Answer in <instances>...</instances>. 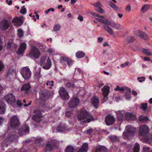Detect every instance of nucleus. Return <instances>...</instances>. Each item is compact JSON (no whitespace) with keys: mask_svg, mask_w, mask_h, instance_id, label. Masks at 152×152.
<instances>
[{"mask_svg":"<svg viewBox=\"0 0 152 152\" xmlns=\"http://www.w3.org/2000/svg\"><path fill=\"white\" fill-rule=\"evenodd\" d=\"M77 119L80 121V123L81 124L89 123L92 121L94 120L93 115L85 110L80 111L77 115Z\"/></svg>","mask_w":152,"mask_h":152,"instance_id":"obj_1","label":"nucleus"},{"mask_svg":"<svg viewBox=\"0 0 152 152\" xmlns=\"http://www.w3.org/2000/svg\"><path fill=\"white\" fill-rule=\"evenodd\" d=\"M99 18H96V20L97 21L106 25L103 26L104 29L110 34L113 35L114 34V32L113 30L110 27L107 26L109 20L107 19L103 20V19H105V18L103 16H99Z\"/></svg>","mask_w":152,"mask_h":152,"instance_id":"obj_2","label":"nucleus"},{"mask_svg":"<svg viewBox=\"0 0 152 152\" xmlns=\"http://www.w3.org/2000/svg\"><path fill=\"white\" fill-rule=\"evenodd\" d=\"M43 56L41 57L40 64L42 68L45 69H48L51 67L52 64L51 61L49 57Z\"/></svg>","mask_w":152,"mask_h":152,"instance_id":"obj_3","label":"nucleus"},{"mask_svg":"<svg viewBox=\"0 0 152 152\" xmlns=\"http://www.w3.org/2000/svg\"><path fill=\"white\" fill-rule=\"evenodd\" d=\"M40 55V53L37 48L34 46L31 47V48L27 56L31 57H34L35 58H38Z\"/></svg>","mask_w":152,"mask_h":152,"instance_id":"obj_4","label":"nucleus"},{"mask_svg":"<svg viewBox=\"0 0 152 152\" xmlns=\"http://www.w3.org/2000/svg\"><path fill=\"white\" fill-rule=\"evenodd\" d=\"M4 99L8 103L12 104L14 107H16L15 104L16 99L15 96L12 93H9L4 97Z\"/></svg>","mask_w":152,"mask_h":152,"instance_id":"obj_5","label":"nucleus"},{"mask_svg":"<svg viewBox=\"0 0 152 152\" xmlns=\"http://www.w3.org/2000/svg\"><path fill=\"white\" fill-rule=\"evenodd\" d=\"M128 130L126 132H124L123 135L127 138L133 137L136 132V129L131 127L130 126L128 125L126 126Z\"/></svg>","mask_w":152,"mask_h":152,"instance_id":"obj_6","label":"nucleus"},{"mask_svg":"<svg viewBox=\"0 0 152 152\" xmlns=\"http://www.w3.org/2000/svg\"><path fill=\"white\" fill-rule=\"evenodd\" d=\"M20 73L23 77L26 79H29L31 75L29 69L27 67H23L21 69Z\"/></svg>","mask_w":152,"mask_h":152,"instance_id":"obj_7","label":"nucleus"},{"mask_svg":"<svg viewBox=\"0 0 152 152\" xmlns=\"http://www.w3.org/2000/svg\"><path fill=\"white\" fill-rule=\"evenodd\" d=\"M59 93L61 98L64 100H68L69 96L66 89L63 87L60 88Z\"/></svg>","mask_w":152,"mask_h":152,"instance_id":"obj_8","label":"nucleus"},{"mask_svg":"<svg viewBox=\"0 0 152 152\" xmlns=\"http://www.w3.org/2000/svg\"><path fill=\"white\" fill-rule=\"evenodd\" d=\"M34 113L35 114L33 115L32 117V119L37 122H39L40 118L42 116L41 111L39 109H36L34 110Z\"/></svg>","mask_w":152,"mask_h":152,"instance_id":"obj_9","label":"nucleus"},{"mask_svg":"<svg viewBox=\"0 0 152 152\" xmlns=\"http://www.w3.org/2000/svg\"><path fill=\"white\" fill-rule=\"evenodd\" d=\"M10 123L11 126L12 128L17 127L20 125L19 119L16 116H14L11 118Z\"/></svg>","mask_w":152,"mask_h":152,"instance_id":"obj_10","label":"nucleus"},{"mask_svg":"<svg viewBox=\"0 0 152 152\" xmlns=\"http://www.w3.org/2000/svg\"><path fill=\"white\" fill-rule=\"evenodd\" d=\"M149 131L148 127L146 125H142L140 127L139 134L144 136L149 132Z\"/></svg>","mask_w":152,"mask_h":152,"instance_id":"obj_11","label":"nucleus"},{"mask_svg":"<svg viewBox=\"0 0 152 152\" xmlns=\"http://www.w3.org/2000/svg\"><path fill=\"white\" fill-rule=\"evenodd\" d=\"M79 102V99L76 97H74L72 98L69 103V107L71 108L76 107L78 104Z\"/></svg>","mask_w":152,"mask_h":152,"instance_id":"obj_12","label":"nucleus"},{"mask_svg":"<svg viewBox=\"0 0 152 152\" xmlns=\"http://www.w3.org/2000/svg\"><path fill=\"white\" fill-rule=\"evenodd\" d=\"M105 122L108 126L112 125L115 121V119L110 115H107L105 117Z\"/></svg>","mask_w":152,"mask_h":152,"instance_id":"obj_13","label":"nucleus"},{"mask_svg":"<svg viewBox=\"0 0 152 152\" xmlns=\"http://www.w3.org/2000/svg\"><path fill=\"white\" fill-rule=\"evenodd\" d=\"M50 96V94L49 91L46 90L42 91L40 94V97L41 99L44 100L48 99Z\"/></svg>","mask_w":152,"mask_h":152,"instance_id":"obj_14","label":"nucleus"},{"mask_svg":"<svg viewBox=\"0 0 152 152\" xmlns=\"http://www.w3.org/2000/svg\"><path fill=\"white\" fill-rule=\"evenodd\" d=\"M19 131L20 135H22L28 133L29 132V127L26 125H23L19 130Z\"/></svg>","mask_w":152,"mask_h":152,"instance_id":"obj_15","label":"nucleus"},{"mask_svg":"<svg viewBox=\"0 0 152 152\" xmlns=\"http://www.w3.org/2000/svg\"><path fill=\"white\" fill-rule=\"evenodd\" d=\"M107 25H110L112 27L118 30H121V25L118 23L115 22H111L109 20L107 23Z\"/></svg>","mask_w":152,"mask_h":152,"instance_id":"obj_16","label":"nucleus"},{"mask_svg":"<svg viewBox=\"0 0 152 152\" xmlns=\"http://www.w3.org/2000/svg\"><path fill=\"white\" fill-rule=\"evenodd\" d=\"M26 48V45L24 43H21L19 48L17 51V53L18 55H20L25 50Z\"/></svg>","mask_w":152,"mask_h":152,"instance_id":"obj_17","label":"nucleus"},{"mask_svg":"<svg viewBox=\"0 0 152 152\" xmlns=\"http://www.w3.org/2000/svg\"><path fill=\"white\" fill-rule=\"evenodd\" d=\"M55 146L53 143L51 142H48L45 145L44 150L45 151H50L52 150L53 147Z\"/></svg>","mask_w":152,"mask_h":152,"instance_id":"obj_18","label":"nucleus"},{"mask_svg":"<svg viewBox=\"0 0 152 152\" xmlns=\"http://www.w3.org/2000/svg\"><path fill=\"white\" fill-rule=\"evenodd\" d=\"M91 101L93 105L96 108L98 107V105L99 104V100L96 96H95L91 99Z\"/></svg>","mask_w":152,"mask_h":152,"instance_id":"obj_19","label":"nucleus"},{"mask_svg":"<svg viewBox=\"0 0 152 152\" xmlns=\"http://www.w3.org/2000/svg\"><path fill=\"white\" fill-rule=\"evenodd\" d=\"M10 25V23L7 20H5L3 23L1 27L2 30H5L8 29Z\"/></svg>","mask_w":152,"mask_h":152,"instance_id":"obj_20","label":"nucleus"},{"mask_svg":"<svg viewBox=\"0 0 152 152\" xmlns=\"http://www.w3.org/2000/svg\"><path fill=\"white\" fill-rule=\"evenodd\" d=\"M138 36L140 37L142 39H147L148 36L145 33L140 31V30H138L137 31Z\"/></svg>","mask_w":152,"mask_h":152,"instance_id":"obj_21","label":"nucleus"},{"mask_svg":"<svg viewBox=\"0 0 152 152\" xmlns=\"http://www.w3.org/2000/svg\"><path fill=\"white\" fill-rule=\"evenodd\" d=\"M88 145L87 143H84L77 152H86L88 149Z\"/></svg>","mask_w":152,"mask_h":152,"instance_id":"obj_22","label":"nucleus"},{"mask_svg":"<svg viewBox=\"0 0 152 152\" xmlns=\"http://www.w3.org/2000/svg\"><path fill=\"white\" fill-rule=\"evenodd\" d=\"M12 22H15L16 23V25L18 26H20L23 23V22L22 21V18H14Z\"/></svg>","mask_w":152,"mask_h":152,"instance_id":"obj_23","label":"nucleus"},{"mask_svg":"<svg viewBox=\"0 0 152 152\" xmlns=\"http://www.w3.org/2000/svg\"><path fill=\"white\" fill-rule=\"evenodd\" d=\"M5 105L2 101H0V114H4L5 112Z\"/></svg>","mask_w":152,"mask_h":152,"instance_id":"obj_24","label":"nucleus"},{"mask_svg":"<svg viewBox=\"0 0 152 152\" xmlns=\"http://www.w3.org/2000/svg\"><path fill=\"white\" fill-rule=\"evenodd\" d=\"M66 128L62 125H59L56 128L57 131L58 132H62L67 130Z\"/></svg>","mask_w":152,"mask_h":152,"instance_id":"obj_25","label":"nucleus"},{"mask_svg":"<svg viewBox=\"0 0 152 152\" xmlns=\"http://www.w3.org/2000/svg\"><path fill=\"white\" fill-rule=\"evenodd\" d=\"M103 95H108L110 91V88L108 86H104L102 89Z\"/></svg>","mask_w":152,"mask_h":152,"instance_id":"obj_26","label":"nucleus"},{"mask_svg":"<svg viewBox=\"0 0 152 152\" xmlns=\"http://www.w3.org/2000/svg\"><path fill=\"white\" fill-rule=\"evenodd\" d=\"M31 88L29 84H27L23 85L21 88V90L26 91V93H27V91Z\"/></svg>","mask_w":152,"mask_h":152,"instance_id":"obj_27","label":"nucleus"},{"mask_svg":"<svg viewBox=\"0 0 152 152\" xmlns=\"http://www.w3.org/2000/svg\"><path fill=\"white\" fill-rule=\"evenodd\" d=\"M85 53L82 51H78L76 53V56L78 58L83 57L85 56Z\"/></svg>","mask_w":152,"mask_h":152,"instance_id":"obj_28","label":"nucleus"},{"mask_svg":"<svg viewBox=\"0 0 152 152\" xmlns=\"http://www.w3.org/2000/svg\"><path fill=\"white\" fill-rule=\"evenodd\" d=\"M61 59L66 61L69 65H71L73 63V61L71 59L66 57H62Z\"/></svg>","mask_w":152,"mask_h":152,"instance_id":"obj_29","label":"nucleus"},{"mask_svg":"<svg viewBox=\"0 0 152 152\" xmlns=\"http://www.w3.org/2000/svg\"><path fill=\"white\" fill-rule=\"evenodd\" d=\"M74 151H75V150L74 148L71 145L67 146L65 150V152H74Z\"/></svg>","mask_w":152,"mask_h":152,"instance_id":"obj_30","label":"nucleus"},{"mask_svg":"<svg viewBox=\"0 0 152 152\" xmlns=\"http://www.w3.org/2000/svg\"><path fill=\"white\" fill-rule=\"evenodd\" d=\"M150 5L148 4H145L142 7L141 10L143 13H145L149 9Z\"/></svg>","mask_w":152,"mask_h":152,"instance_id":"obj_31","label":"nucleus"},{"mask_svg":"<svg viewBox=\"0 0 152 152\" xmlns=\"http://www.w3.org/2000/svg\"><path fill=\"white\" fill-rule=\"evenodd\" d=\"M35 142L39 145H43V140L41 138H37L35 140Z\"/></svg>","mask_w":152,"mask_h":152,"instance_id":"obj_32","label":"nucleus"},{"mask_svg":"<svg viewBox=\"0 0 152 152\" xmlns=\"http://www.w3.org/2000/svg\"><path fill=\"white\" fill-rule=\"evenodd\" d=\"M142 51L143 53L146 55L151 56L152 55V52L150 51L148 49H146L143 48Z\"/></svg>","mask_w":152,"mask_h":152,"instance_id":"obj_33","label":"nucleus"},{"mask_svg":"<svg viewBox=\"0 0 152 152\" xmlns=\"http://www.w3.org/2000/svg\"><path fill=\"white\" fill-rule=\"evenodd\" d=\"M135 40L134 37L131 36L127 37L126 39V41L128 43H131L134 42Z\"/></svg>","mask_w":152,"mask_h":152,"instance_id":"obj_34","label":"nucleus"},{"mask_svg":"<svg viewBox=\"0 0 152 152\" xmlns=\"http://www.w3.org/2000/svg\"><path fill=\"white\" fill-rule=\"evenodd\" d=\"M109 138L112 142H116L119 140V138L115 135H112L109 137Z\"/></svg>","mask_w":152,"mask_h":152,"instance_id":"obj_35","label":"nucleus"},{"mask_svg":"<svg viewBox=\"0 0 152 152\" xmlns=\"http://www.w3.org/2000/svg\"><path fill=\"white\" fill-rule=\"evenodd\" d=\"M140 146L137 143H136L135 145L133 152H139L140 151Z\"/></svg>","mask_w":152,"mask_h":152,"instance_id":"obj_36","label":"nucleus"},{"mask_svg":"<svg viewBox=\"0 0 152 152\" xmlns=\"http://www.w3.org/2000/svg\"><path fill=\"white\" fill-rule=\"evenodd\" d=\"M109 5L111 7L113 8L115 10H118L119 9L118 7L112 1L109 2Z\"/></svg>","mask_w":152,"mask_h":152,"instance_id":"obj_37","label":"nucleus"},{"mask_svg":"<svg viewBox=\"0 0 152 152\" xmlns=\"http://www.w3.org/2000/svg\"><path fill=\"white\" fill-rule=\"evenodd\" d=\"M125 116L126 118L129 119H134L135 117L131 113H127L125 114Z\"/></svg>","mask_w":152,"mask_h":152,"instance_id":"obj_38","label":"nucleus"},{"mask_svg":"<svg viewBox=\"0 0 152 152\" xmlns=\"http://www.w3.org/2000/svg\"><path fill=\"white\" fill-rule=\"evenodd\" d=\"M139 118V121H148V120L149 118L147 117L144 116L142 115L140 116Z\"/></svg>","mask_w":152,"mask_h":152,"instance_id":"obj_39","label":"nucleus"},{"mask_svg":"<svg viewBox=\"0 0 152 152\" xmlns=\"http://www.w3.org/2000/svg\"><path fill=\"white\" fill-rule=\"evenodd\" d=\"M61 26L59 24H56L54 26V30L55 31H57L59 30Z\"/></svg>","mask_w":152,"mask_h":152,"instance_id":"obj_40","label":"nucleus"},{"mask_svg":"<svg viewBox=\"0 0 152 152\" xmlns=\"http://www.w3.org/2000/svg\"><path fill=\"white\" fill-rule=\"evenodd\" d=\"M66 86L68 88L72 87L74 88L75 87L74 84L72 82H69L66 84Z\"/></svg>","mask_w":152,"mask_h":152,"instance_id":"obj_41","label":"nucleus"},{"mask_svg":"<svg viewBox=\"0 0 152 152\" xmlns=\"http://www.w3.org/2000/svg\"><path fill=\"white\" fill-rule=\"evenodd\" d=\"M140 108L141 109H143V110H146L147 108V104L146 103L145 104H141V106L140 107Z\"/></svg>","mask_w":152,"mask_h":152,"instance_id":"obj_42","label":"nucleus"},{"mask_svg":"<svg viewBox=\"0 0 152 152\" xmlns=\"http://www.w3.org/2000/svg\"><path fill=\"white\" fill-rule=\"evenodd\" d=\"M42 77L40 73V72H35L34 75V77L37 79H38Z\"/></svg>","mask_w":152,"mask_h":152,"instance_id":"obj_43","label":"nucleus"},{"mask_svg":"<svg viewBox=\"0 0 152 152\" xmlns=\"http://www.w3.org/2000/svg\"><path fill=\"white\" fill-rule=\"evenodd\" d=\"M24 6L22 7V8L20 10V13L23 14H25L26 12V10L25 8L24 7Z\"/></svg>","mask_w":152,"mask_h":152,"instance_id":"obj_44","label":"nucleus"},{"mask_svg":"<svg viewBox=\"0 0 152 152\" xmlns=\"http://www.w3.org/2000/svg\"><path fill=\"white\" fill-rule=\"evenodd\" d=\"M117 116L118 120L119 121H121L123 118L124 115L121 113H119L117 114Z\"/></svg>","mask_w":152,"mask_h":152,"instance_id":"obj_45","label":"nucleus"},{"mask_svg":"<svg viewBox=\"0 0 152 152\" xmlns=\"http://www.w3.org/2000/svg\"><path fill=\"white\" fill-rule=\"evenodd\" d=\"M18 35L20 37H22L23 36V32L22 30L19 29L18 30Z\"/></svg>","mask_w":152,"mask_h":152,"instance_id":"obj_46","label":"nucleus"},{"mask_svg":"<svg viewBox=\"0 0 152 152\" xmlns=\"http://www.w3.org/2000/svg\"><path fill=\"white\" fill-rule=\"evenodd\" d=\"M16 107H20L21 106L23 105V104L21 102V101L20 100H18L16 102Z\"/></svg>","mask_w":152,"mask_h":152,"instance_id":"obj_47","label":"nucleus"},{"mask_svg":"<svg viewBox=\"0 0 152 152\" xmlns=\"http://www.w3.org/2000/svg\"><path fill=\"white\" fill-rule=\"evenodd\" d=\"M95 10L100 13H104V10L102 8L100 7L96 8Z\"/></svg>","mask_w":152,"mask_h":152,"instance_id":"obj_48","label":"nucleus"},{"mask_svg":"<svg viewBox=\"0 0 152 152\" xmlns=\"http://www.w3.org/2000/svg\"><path fill=\"white\" fill-rule=\"evenodd\" d=\"M115 91H124V89L122 88H121L119 86H117L115 89Z\"/></svg>","mask_w":152,"mask_h":152,"instance_id":"obj_49","label":"nucleus"},{"mask_svg":"<svg viewBox=\"0 0 152 152\" xmlns=\"http://www.w3.org/2000/svg\"><path fill=\"white\" fill-rule=\"evenodd\" d=\"M93 5L97 8L100 7L101 6V4L100 2L98 1L95 3L93 4Z\"/></svg>","mask_w":152,"mask_h":152,"instance_id":"obj_50","label":"nucleus"},{"mask_svg":"<svg viewBox=\"0 0 152 152\" xmlns=\"http://www.w3.org/2000/svg\"><path fill=\"white\" fill-rule=\"evenodd\" d=\"M145 77H138L137 78V80L140 82H142L145 80Z\"/></svg>","mask_w":152,"mask_h":152,"instance_id":"obj_51","label":"nucleus"},{"mask_svg":"<svg viewBox=\"0 0 152 152\" xmlns=\"http://www.w3.org/2000/svg\"><path fill=\"white\" fill-rule=\"evenodd\" d=\"M4 66L3 62L0 61V72L4 68Z\"/></svg>","mask_w":152,"mask_h":152,"instance_id":"obj_52","label":"nucleus"},{"mask_svg":"<svg viewBox=\"0 0 152 152\" xmlns=\"http://www.w3.org/2000/svg\"><path fill=\"white\" fill-rule=\"evenodd\" d=\"M150 148L148 147H143V152H148Z\"/></svg>","mask_w":152,"mask_h":152,"instance_id":"obj_53","label":"nucleus"},{"mask_svg":"<svg viewBox=\"0 0 152 152\" xmlns=\"http://www.w3.org/2000/svg\"><path fill=\"white\" fill-rule=\"evenodd\" d=\"M53 81H48L46 83V85L47 86L48 85H50L51 86H53Z\"/></svg>","mask_w":152,"mask_h":152,"instance_id":"obj_54","label":"nucleus"},{"mask_svg":"<svg viewBox=\"0 0 152 152\" xmlns=\"http://www.w3.org/2000/svg\"><path fill=\"white\" fill-rule=\"evenodd\" d=\"M11 46L12 48L15 49L17 47L18 45L14 43H12Z\"/></svg>","mask_w":152,"mask_h":152,"instance_id":"obj_55","label":"nucleus"},{"mask_svg":"<svg viewBox=\"0 0 152 152\" xmlns=\"http://www.w3.org/2000/svg\"><path fill=\"white\" fill-rule=\"evenodd\" d=\"M131 10V6L130 5H128L126 6V11L129 12Z\"/></svg>","mask_w":152,"mask_h":152,"instance_id":"obj_56","label":"nucleus"},{"mask_svg":"<svg viewBox=\"0 0 152 152\" xmlns=\"http://www.w3.org/2000/svg\"><path fill=\"white\" fill-rule=\"evenodd\" d=\"M129 65V62H126L123 64H122L121 65V67L122 68L125 67L126 66H128Z\"/></svg>","mask_w":152,"mask_h":152,"instance_id":"obj_57","label":"nucleus"},{"mask_svg":"<svg viewBox=\"0 0 152 152\" xmlns=\"http://www.w3.org/2000/svg\"><path fill=\"white\" fill-rule=\"evenodd\" d=\"M103 96H104V98H103V103L106 102L108 99V97H107V95H103Z\"/></svg>","mask_w":152,"mask_h":152,"instance_id":"obj_58","label":"nucleus"},{"mask_svg":"<svg viewBox=\"0 0 152 152\" xmlns=\"http://www.w3.org/2000/svg\"><path fill=\"white\" fill-rule=\"evenodd\" d=\"M54 9H53V8H50L48 9V10H46L45 11V13L46 14H47L50 11L53 12L54 11Z\"/></svg>","mask_w":152,"mask_h":152,"instance_id":"obj_59","label":"nucleus"},{"mask_svg":"<svg viewBox=\"0 0 152 152\" xmlns=\"http://www.w3.org/2000/svg\"><path fill=\"white\" fill-rule=\"evenodd\" d=\"M90 13L93 16H94L99 17V15L93 12H91Z\"/></svg>","mask_w":152,"mask_h":152,"instance_id":"obj_60","label":"nucleus"},{"mask_svg":"<svg viewBox=\"0 0 152 152\" xmlns=\"http://www.w3.org/2000/svg\"><path fill=\"white\" fill-rule=\"evenodd\" d=\"M93 129H90L87 130L86 131V132L87 134H90L92 132Z\"/></svg>","mask_w":152,"mask_h":152,"instance_id":"obj_61","label":"nucleus"},{"mask_svg":"<svg viewBox=\"0 0 152 152\" xmlns=\"http://www.w3.org/2000/svg\"><path fill=\"white\" fill-rule=\"evenodd\" d=\"M16 135H11V136H10V140H11V139H12V140H14L15 138V137H16Z\"/></svg>","mask_w":152,"mask_h":152,"instance_id":"obj_62","label":"nucleus"},{"mask_svg":"<svg viewBox=\"0 0 152 152\" xmlns=\"http://www.w3.org/2000/svg\"><path fill=\"white\" fill-rule=\"evenodd\" d=\"M11 43H10V42H8V43L7 45V49H10L11 47H12Z\"/></svg>","mask_w":152,"mask_h":152,"instance_id":"obj_63","label":"nucleus"},{"mask_svg":"<svg viewBox=\"0 0 152 152\" xmlns=\"http://www.w3.org/2000/svg\"><path fill=\"white\" fill-rule=\"evenodd\" d=\"M143 59L145 61H151V59L149 58L146 57H145Z\"/></svg>","mask_w":152,"mask_h":152,"instance_id":"obj_64","label":"nucleus"}]
</instances>
